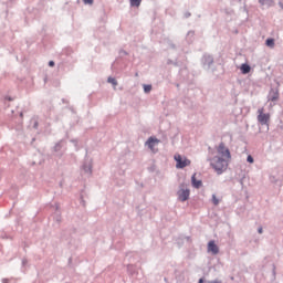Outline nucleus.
Segmentation results:
<instances>
[{"instance_id":"nucleus-1","label":"nucleus","mask_w":283,"mask_h":283,"mask_svg":"<svg viewBox=\"0 0 283 283\" xmlns=\"http://www.w3.org/2000/svg\"><path fill=\"white\" fill-rule=\"evenodd\" d=\"M216 149L217 156L209 158L208 160L210 161V167H212L216 174L220 176L229 169V163H231V150H229L224 143H220Z\"/></svg>"},{"instance_id":"nucleus-2","label":"nucleus","mask_w":283,"mask_h":283,"mask_svg":"<svg viewBox=\"0 0 283 283\" xmlns=\"http://www.w3.org/2000/svg\"><path fill=\"white\" fill-rule=\"evenodd\" d=\"M258 122L260 123V125H268L271 120V114L269 113H264V107H261L258 109Z\"/></svg>"},{"instance_id":"nucleus-3","label":"nucleus","mask_w":283,"mask_h":283,"mask_svg":"<svg viewBox=\"0 0 283 283\" xmlns=\"http://www.w3.org/2000/svg\"><path fill=\"white\" fill-rule=\"evenodd\" d=\"M174 159L177 163V169H185V167H189V165H191V160H189L187 157L180 156V154H176Z\"/></svg>"},{"instance_id":"nucleus-4","label":"nucleus","mask_w":283,"mask_h":283,"mask_svg":"<svg viewBox=\"0 0 283 283\" xmlns=\"http://www.w3.org/2000/svg\"><path fill=\"white\" fill-rule=\"evenodd\" d=\"M177 196H178V199L180 200V202H187V200H189L190 190H189V189L181 188V189L177 192Z\"/></svg>"},{"instance_id":"nucleus-5","label":"nucleus","mask_w":283,"mask_h":283,"mask_svg":"<svg viewBox=\"0 0 283 283\" xmlns=\"http://www.w3.org/2000/svg\"><path fill=\"white\" fill-rule=\"evenodd\" d=\"M158 143H160V140L156 137H149L148 140L146 142V145H148L149 149H151L154 151V147H156V145H158Z\"/></svg>"},{"instance_id":"nucleus-6","label":"nucleus","mask_w":283,"mask_h":283,"mask_svg":"<svg viewBox=\"0 0 283 283\" xmlns=\"http://www.w3.org/2000/svg\"><path fill=\"white\" fill-rule=\"evenodd\" d=\"M208 251L210 252V253H213V255H218V253H219V249H218V247L216 245V242L214 241H210L209 243H208Z\"/></svg>"},{"instance_id":"nucleus-7","label":"nucleus","mask_w":283,"mask_h":283,"mask_svg":"<svg viewBox=\"0 0 283 283\" xmlns=\"http://www.w3.org/2000/svg\"><path fill=\"white\" fill-rule=\"evenodd\" d=\"M191 182H192V187H195V189H200V187H202V180L196 179V174L192 175Z\"/></svg>"},{"instance_id":"nucleus-8","label":"nucleus","mask_w":283,"mask_h":283,"mask_svg":"<svg viewBox=\"0 0 283 283\" xmlns=\"http://www.w3.org/2000/svg\"><path fill=\"white\" fill-rule=\"evenodd\" d=\"M241 72L242 74H249V72H251V66L249 64H242Z\"/></svg>"},{"instance_id":"nucleus-9","label":"nucleus","mask_w":283,"mask_h":283,"mask_svg":"<svg viewBox=\"0 0 283 283\" xmlns=\"http://www.w3.org/2000/svg\"><path fill=\"white\" fill-rule=\"evenodd\" d=\"M140 3H143V0H130V6L133 8H140Z\"/></svg>"},{"instance_id":"nucleus-10","label":"nucleus","mask_w":283,"mask_h":283,"mask_svg":"<svg viewBox=\"0 0 283 283\" xmlns=\"http://www.w3.org/2000/svg\"><path fill=\"white\" fill-rule=\"evenodd\" d=\"M265 45H268V48H274L275 46V40L268 39L266 42H265Z\"/></svg>"},{"instance_id":"nucleus-11","label":"nucleus","mask_w":283,"mask_h":283,"mask_svg":"<svg viewBox=\"0 0 283 283\" xmlns=\"http://www.w3.org/2000/svg\"><path fill=\"white\" fill-rule=\"evenodd\" d=\"M261 6H273V0H259Z\"/></svg>"},{"instance_id":"nucleus-12","label":"nucleus","mask_w":283,"mask_h":283,"mask_svg":"<svg viewBox=\"0 0 283 283\" xmlns=\"http://www.w3.org/2000/svg\"><path fill=\"white\" fill-rule=\"evenodd\" d=\"M212 203L214 205V207H218L220 205V199H218L216 195H212Z\"/></svg>"},{"instance_id":"nucleus-13","label":"nucleus","mask_w":283,"mask_h":283,"mask_svg":"<svg viewBox=\"0 0 283 283\" xmlns=\"http://www.w3.org/2000/svg\"><path fill=\"white\" fill-rule=\"evenodd\" d=\"M108 83H112V85H118V82H116V78L108 77Z\"/></svg>"},{"instance_id":"nucleus-14","label":"nucleus","mask_w":283,"mask_h":283,"mask_svg":"<svg viewBox=\"0 0 283 283\" xmlns=\"http://www.w3.org/2000/svg\"><path fill=\"white\" fill-rule=\"evenodd\" d=\"M144 91L146 93L151 92V85H144Z\"/></svg>"},{"instance_id":"nucleus-15","label":"nucleus","mask_w":283,"mask_h":283,"mask_svg":"<svg viewBox=\"0 0 283 283\" xmlns=\"http://www.w3.org/2000/svg\"><path fill=\"white\" fill-rule=\"evenodd\" d=\"M85 6H92L94 0H84Z\"/></svg>"},{"instance_id":"nucleus-16","label":"nucleus","mask_w":283,"mask_h":283,"mask_svg":"<svg viewBox=\"0 0 283 283\" xmlns=\"http://www.w3.org/2000/svg\"><path fill=\"white\" fill-rule=\"evenodd\" d=\"M247 160L248 163L253 164V157L251 155L248 156Z\"/></svg>"},{"instance_id":"nucleus-17","label":"nucleus","mask_w":283,"mask_h":283,"mask_svg":"<svg viewBox=\"0 0 283 283\" xmlns=\"http://www.w3.org/2000/svg\"><path fill=\"white\" fill-rule=\"evenodd\" d=\"M49 66H50V67H54V61H50V62H49Z\"/></svg>"},{"instance_id":"nucleus-18","label":"nucleus","mask_w":283,"mask_h":283,"mask_svg":"<svg viewBox=\"0 0 283 283\" xmlns=\"http://www.w3.org/2000/svg\"><path fill=\"white\" fill-rule=\"evenodd\" d=\"M259 233L262 234L263 233V229L262 228H259Z\"/></svg>"},{"instance_id":"nucleus-19","label":"nucleus","mask_w":283,"mask_h":283,"mask_svg":"<svg viewBox=\"0 0 283 283\" xmlns=\"http://www.w3.org/2000/svg\"><path fill=\"white\" fill-rule=\"evenodd\" d=\"M203 282H205V280H202V279L199 280V283H203Z\"/></svg>"},{"instance_id":"nucleus-20","label":"nucleus","mask_w":283,"mask_h":283,"mask_svg":"<svg viewBox=\"0 0 283 283\" xmlns=\"http://www.w3.org/2000/svg\"><path fill=\"white\" fill-rule=\"evenodd\" d=\"M272 101H277V97H273Z\"/></svg>"},{"instance_id":"nucleus-21","label":"nucleus","mask_w":283,"mask_h":283,"mask_svg":"<svg viewBox=\"0 0 283 283\" xmlns=\"http://www.w3.org/2000/svg\"><path fill=\"white\" fill-rule=\"evenodd\" d=\"M212 283H218V282H212Z\"/></svg>"}]
</instances>
